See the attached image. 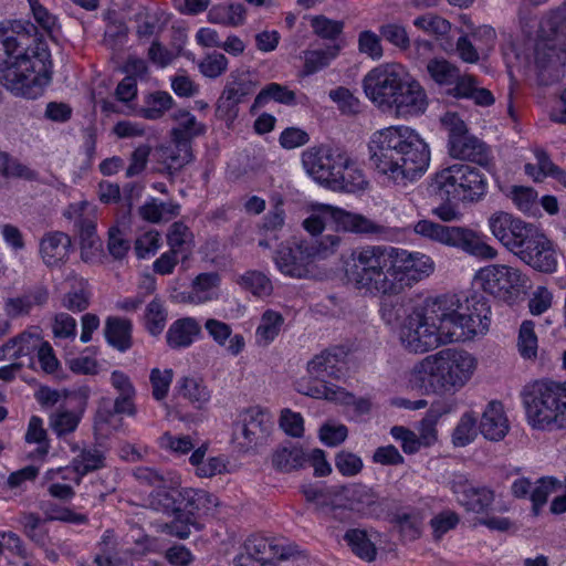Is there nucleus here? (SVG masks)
Returning a JSON list of instances; mask_svg holds the SVG:
<instances>
[{"label":"nucleus","mask_w":566,"mask_h":566,"mask_svg":"<svg viewBox=\"0 0 566 566\" xmlns=\"http://www.w3.org/2000/svg\"><path fill=\"white\" fill-rule=\"evenodd\" d=\"M490 324L491 306L483 297L473 296L464 302L455 296L440 297L406 308L398 323L397 336L406 352L422 355L484 335Z\"/></svg>","instance_id":"obj_1"},{"label":"nucleus","mask_w":566,"mask_h":566,"mask_svg":"<svg viewBox=\"0 0 566 566\" xmlns=\"http://www.w3.org/2000/svg\"><path fill=\"white\" fill-rule=\"evenodd\" d=\"M345 275L357 290L371 295H398L434 271L431 256L401 248L365 245L344 262Z\"/></svg>","instance_id":"obj_2"},{"label":"nucleus","mask_w":566,"mask_h":566,"mask_svg":"<svg viewBox=\"0 0 566 566\" xmlns=\"http://www.w3.org/2000/svg\"><path fill=\"white\" fill-rule=\"evenodd\" d=\"M51 53L35 28H0V84L13 96L36 99L51 81Z\"/></svg>","instance_id":"obj_3"},{"label":"nucleus","mask_w":566,"mask_h":566,"mask_svg":"<svg viewBox=\"0 0 566 566\" xmlns=\"http://www.w3.org/2000/svg\"><path fill=\"white\" fill-rule=\"evenodd\" d=\"M368 150L377 174L394 184L415 179L428 169L430 163L427 143L407 125L375 130L368 142Z\"/></svg>","instance_id":"obj_4"},{"label":"nucleus","mask_w":566,"mask_h":566,"mask_svg":"<svg viewBox=\"0 0 566 566\" xmlns=\"http://www.w3.org/2000/svg\"><path fill=\"white\" fill-rule=\"evenodd\" d=\"M478 368L473 353L448 347L417 360L407 373V384L427 396L455 395L472 381Z\"/></svg>","instance_id":"obj_5"},{"label":"nucleus","mask_w":566,"mask_h":566,"mask_svg":"<svg viewBox=\"0 0 566 566\" xmlns=\"http://www.w3.org/2000/svg\"><path fill=\"white\" fill-rule=\"evenodd\" d=\"M532 46L541 83L549 85L558 82L564 76L562 66L566 64V1L541 18Z\"/></svg>","instance_id":"obj_6"},{"label":"nucleus","mask_w":566,"mask_h":566,"mask_svg":"<svg viewBox=\"0 0 566 566\" xmlns=\"http://www.w3.org/2000/svg\"><path fill=\"white\" fill-rule=\"evenodd\" d=\"M527 423L536 430L566 428V381L535 382L523 392Z\"/></svg>","instance_id":"obj_7"},{"label":"nucleus","mask_w":566,"mask_h":566,"mask_svg":"<svg viewBox=\"0 0 566 566\" xmlns=\"http://www.w3.org/2000/svg\"><path fill=\"white\" fill-rule=\"evenodd\" d=\"M340 237L326 234L318 240H300L293 245L282 244L273 256L279 272L292 279H310L315 274V260L325 259L335 253Z\"/></svg>","instance_id":"obj_8"},{"label":"nucleus","mask_w":566,"mask_h":566,"mask_svg":"<svg viewBox=\"0 0 566 566\" xmlns=\"http://www.w3.org/2000/svg\"><path fill=\"white\" fill-rule=\"evenodd\" d=\"M427 72L434 84L453 98L471 99L482 107L491 106L495 102L493 94L481 87L475 76L462 73L455 64L446 59H431L427 63Z\"/></svg>","instance_id":"obj_9"},{"label":"nucleus","mask_w":566,"mask_h":566,"mask_svg":"<svg viewBox=\"0 0 566 566\" xmlns=\"http://www.w3.org/2000/svg\"><path fill=\"white\" fill-rule=\"evenodd\" d=\"M434 184L441 198L461 202L482 200L489 188L486 177L479 169L464 164L441 169L436 175Z\"/></svg>","instance_id":"obj_10"},{"label":"nucleus","mask_w":566,"mask_h":566,"mask_svg":"<svg viewBox=\"0 0 566 566\" xmlns=\"http://www.w3.org/2000/svg\"><path fill=\"white\" fill-rule=\"evenodd\" d=\"M528 276L518 268L509 264H488L473 275V286L495 300L513 303L528 287Z\"/></svg>","instance_id":"obj_11"},{"label":"nucleus","mask_w":566,"mask_h":566,"mask_svg":"<svg viewBox=\"0 0 566 566\" xmlns=\"http://www.w3.org/2000/svg\"><path fill=\"white\" fill-rule=\"evenodd\" d=\"M326 227H332L336 231L354 233L379 232V226L361 214L348 212L331 205L313 206L310 216L303 221V228L315 237L321 234Z\"/></svg>","instance_id":"obj_12"},{"label":"nucleus","mask_w":566,"mask_h":566,"mask_svg":"<svg viewBox=\"0 0 566 566\" xmlns=\"http://www.w3.org/2000/svg\"><path fill=\"white\" fill-rule=\"evenodd\" d=\"M441 125L448 132V147L451 157L473 161L480 166L490 165V149L479 138L470 135L465 123L457 113H446Z\"/></svg>","instance_id":"obj_13"},{"label":"nucleus","mask_w":566,"mask_h":566,"mask_svg":"<svg viewBox=\"0 0 566 566\" xmlns=\"http://www.w3.org/2000/svg\"><path fill=\"white\" fill-rule=\"evenodd\" d=\"M134 476L140 483L153 486L147 497V505L155 511L176 512L181 510L179 497L180 476L175 472L160 473L151 468L140 467L134 471Z\"/></svg>","instance_id":"obj_14"},{"label":"nucleus","mask_w":566,"mask_h":566,"mask_svg":"<svg viewBox=\"0 0 566 566\" xmlns=\"http://www.w3.org/2000/svg\"><path fill=\"white\" fill-rule=\"evenodd\" d=\"M408 74V70L399 63L378 65L364 77L365 94L376 106L386 111Z\"/></svg>","instance_id":"obj_15"},{"label":"nucleus","mask_w":566,"mask_h":566,"mask_svg":"<svg viewBox=\"0 0 566 566\" xmlns=\"http://www.w3.org/2000/svg\"><path fill=\"white\" fill-rule=\"evenodd\" d=\"M491 234L515 256L537 230V226L505 211H495L488 218Z\"/></svg>","instance_id":"obj_16"},{"label":"nucleus","mask_w":566,"mask_h":566,"mask_svg":"<svg viewBox=\"0 0 566 566\" xmlns=\"http://www.w3.org/2000/svg\"><path fill=\"white\" fill-rule=\"evenodd\" d=\"M272 427V417L266 410L251 407L239 415L233 428V439L241 450L248 451L265 443Z\"/></svg>","instance_id":"obj_17"},{"label":"nucleus","mask_w":566,"mask_h":566,"mask_svg":"<svg viewBox=\"0 0 566 566\" xmlns=\"http://www.w3.org/2000/svg\"><path fill=\"white\" fill-rule=\"evenodd\" d=\"M69 213L77 217L81 241V256L85 262H92L102 252V241L96 233L97 207L83 200L69 207Z\"/></svg>","instance_id":"obj_18"},{"label":"nucleus","mask_w":566,"mask_h":566,"mask_svg":"<svg viewBox=\"0 0 566 566\" xmlns=\"http://www.w3.org/2000/svg\"><path fill=\"white\" fill-rule=\"evenodd\" d=\"M343 149L328 145H318L306 148L302 155V166L306 174L315 181L328 186L339 164Z\"/></svg>","instance_id":"obj_19"},{"label":"nucleus","mask_w":566,"mask_h":566,"mask_svg":"<svg viewBox=\"0 0 566 566\" xmlns=\"http://www.w3.org/2000/svg\"><path fill=\"white\" fill-rule=\"evenodd\" d=\"M335 503L360 516L370 517L376 515L379 509V499L375 491L360 483L333 486L329 490Z\"/></svg>","instance_id":"obj_20"},{"label":"nucleus","mask_w":566,"mask_h":566,"mask_svg":"<svg viewBox=\"0 0 566 566\" xmlns=\"http://www.w3.org/2000/svg\"><path fill=\"white\" fill-rule=\"evenodd\" d=\"M516 256L526 265L543 273H554L558 266L555 244L539 228Z\"/></svg>","instance_id":"obj_21"},{"label":"nucleus","mask_w":566,"mask_h":566,"mask_svg":"<svg viewBox=\"0 0 566 566\" xmlns=\"http://www.w3.org/2000/svg\"><path fill=\"white\" fill-rule=\"evenodd\" d=\"M428 98L421 84L409 73L386 111L397 117L418 116L427 109Z\"/></svg>","instance_id":"obj_22"},{"label":"nucleus","mask_w":566,"mask_h":566,"mask_svg":"<svg viewBox=\"0 0 566 566\" xmlns=\"http://www.w3.org/2000/svg\"><path fill=\"white\" fill-rule=\"evenodd\" d=\"M255 91L254 82L247 75H231L217 106V113L228 125L238 116V105Z\"/></svg>","instance_id":"obj_23"},{"label":"nucleus","mask_w":566,"mask_h":566,"mask_svg":"<svg viewBox=\"0 0 566 566\" xmlns=\"http://www.w3.org/2000/svg\"><path fill=\"white\" fill-rule=\"evenodd\" d=\"M243 545L251 552L263 566H276L282 560H287L297 553L296 546L275 538L260 535H251Z\"/></svg>","instance_id":"obj_24"},{"label":"nucleus","mask_w":566,"mask_h":566,"mask_svg":"<svg viewBox=\"0 0 566 566\" xmlns=\"http://www.w3.org/2000/svg\"><path fill=\"white\" fill-rule=\"evenodd\" d=\"M449 247L481 260H494L499 254L497 250L489 244L485 234L464 227H452Z\"/></svg>","instance_id":"obj_25"},{"label":"nucleus","mask_w":566,"mask_h":566,"mask_svg":"<svg viewBox=\"0 0 566 566\" xmlns=\"http://www.w3.org/2000/svg\"><path fill=\"white\" fill-rule=\"evenodd\" d=\"M342 158L340 163L336 164V169L328 187L346 192L365 190L368 186V180L359 163L344 149Z\"/></svg>","instance_id":"obj_26"},{"label":"nucleus","mask_w":566,"mask_h":566,"mask_svg":"<svg viewBox=\"0 0 566 566\" xmlns=\"http://www.w3.org/2000/svg\"><path fill=\"white\" fill-rule=\"evenodd\" d=\"M300 392L315 399H325L345 406H353L357 415L368 413L371 408L369 399H357L350 392L331 382H319L306 387L301 385Z\"/></svg>","instance_id":"obj_27"},{"label":"nucleus","mask_w":566,"mask_h":566,"mask_svg":"<svg viewBox=\"0 0 566 566\" xmlns=\"http://www.w3.org/2000/svg\"><path fill=\"white\" fill-rule=\"evenodd\" d=\"M221 277L216 272L200 273L191 282L189 292H176L170 295L176 303L199 305L219 297Z\"/></svg>","instance_id":"obj_28"},{"label":"nucleus","mask_w":566,"mask_h":566,"mask_svg":"<svg viewBox=\"0 0 566 566\" xmlns=\"http://www.w3.org/2000/svg\"><path fill=\"white\" fill-rule=\"evenodd\" d=\"M43 342L39 328L30 327L0 346V361L19 360L22 357L32 359Z\"/></svg>","instance_id":"obj_29"},{"label":"nucleus","mask_w":566,"mask_h":566,"mask_svg":"<svg viewBox=\"0 0 566 566\" xmlns=\"http://www.w3.org/2000/svg\"><path fill=\"white\" fill-rule=\"evenodd\" d=\"M452 491L458 502L468 511L474 513L485 512L494 501V492L485 486L475 488L464 479L452 483Z\"/></svg>","instance_id":"obj_30"},{"label":"nucleus","mask_w":566,"mask_h":566,"mask_svg":"<svg viewBox=\"0 0 566 566\" xmlns=\"http://www.w3.org/2000/svg\"><path fill=\"white\" fill-rule=\"evenodd\" d=\"M179 497L181 499V509L193 520L214 515L220 504L214 494L201 489H182Z\"/></svg>","instance_id":"obj_31"},{"label":"nucleus","mask_w":566,"mask_h":566,"mask_svg":"<svg viewBox=\"0 0 566 566\" xmlns=\"http://www.w3.org/2000/svg\"><path fill=\"white\" fill-rule=\"evenodd\" d=\"M480 432L490 441H500L510 430L509 419L500 401H490L481 416Z\"/></svg>","instance_id":"obj_32"},{"label":"nucleus","mask_w":566,"mask_h":566,"mask_svg":"<svg viewBox=\"0 0 566 566\" xmlns=\"http://www.w3.org/2000/svg\"><path fill=\"white\" fill-rule=\"evenodd\" d=\"M49 298L48 290L36 286L21 295L8 297L4 301L3 311L10 318L29 315L34 308L43 306Z\"/></svg>","instance_id":"obj_33"},{"label":"nucleus","mask_w":566,"mask_h":566,"mask_svg":"<svg viewBox=\"0 0 566 566\" xmlns=\"http://www.w3.org/2000/svg\"><path fill=\"white\" fill-rule=\"evenodd\" d=\"M157 159L168 171H178L192 160L191 143L171 137L157 149Z\"/></svg>","instance_id":"obj_34"},{"label":"nucleus","mask_w":566,"mask_h":566,"mask_svg":"<svg viewBox=\"0 0 566 566\" xmlns=\"http://www.w3.org/2000/svg\"><path fill=\"white\" fill-rule=\"evenodd\" d=\"M339 361L340 359L338 354L331 350H325L316 355L307 364V373L310 377L314 379V381L301 380L297 384V390L300 391L301 385H303V387L314 386L319 382H326L324 380L325 377H338Z\"/></svg>","instance_id":"obj_35"},{"label":"nucleus","mask_w":566,"mask_h":566,"mask_svg":"<svg viewBox=\"0 0 566 566\" xmlns=\"http://www.w3.org/2000/svg\"><path fill=\"white\" fill-rule=\"evenodd\" d=\"M71 239L63 232H51L40 242V254L49 266H55L64 262L70 253Z\"/></svg>","instance_id":"obj_36"},{"label":"nucleus","mask_w":566,"mask_h":566,"mask_svg":"<svg viewBox=\"0 0 566 566\" xmlns=\"http://www.w3.org/2000/svg\"><path fill=\"white\" fill-rule=\"evenodd\" d=\"M205 328L209 336L219 346H227V352L232 356L241 354L245 347L244 337L241 334L232 335V328L229 324L216 319L209 318L205 323Z\"/></svg>","instance_id":"obj_37"},{"label":"nucleus","mask_w":566,"mask_h":566,"mask_svg":"<svg viewBox=\"0 0 566 566\" xmlns=\"http://www.w3.org/2000/svg\"><path fill=\"white\" fill-rule=\"evenodd\" d=\"M201 326L193 317H182L175 321L168 328L166 338L170 348L189 347L199 337Z\"/></svg>","instance_id":"obj_38"},{"label":"nucleus","mask_w":566,"mask_h":566,"mask_svg":"<svg viewBox=\"0 0 566 566\" xmlns=\"http://www.w3.org/2000/svg\"><path fill=\"white\" fill-rule=\"evenodd\" d=\"M177 395L189 401L195 408L202 409L211 398L205 381L195 376L180 377L175 386Z\"/></svg>","instance_id":"obj_39"},{"label":"nucleus","mask_w":566,"mask_h":566,"mask_svg":"<svg viewBox=\"0 0 566 566\" xmlns=\"http://www.w3.org/2000/svg\"><path fill=\"white\" fill-rule=\"evenodd\" d=\"M207 450V444H201L193 450L189 458L190 464L195 468L196 475L199 478H212L226 472V458L223 455L206 458Z\"/></svg>","instance_id":"obj_40"},{"label":"nucleus","mask_w":566,"mask_h":566,"mask_svg":"<svg viewBox=\"0 0 566 566\" xmlns=\"http://www.w3.org/2000/svg\"><path fill=\"white\" fill-rule=\"evenodd\" d=\"M133 325L129 319L108 317L105 323V338L107 343L124 353L132 347Z\"/></svg>","instance_id":"obj_41"},{"label":"nucleus","mask_w":566,"mask_h":566,"mask_svg":"<svg viewBox=\"0 0 566 566\" xmlns=\"http://www.w3.org/2000/svg\"><path fill=\"white\" fill-rule=\"evenodd\" d=\"M247 10L241 3L217 4L208 12V21L224 27H239L245 22Z\"/></svg>","instance_id":"obj_42"},{"label":"nucleus","mask_w":566,"mask_h":566,"mask_svg":"<svg viewBox=\"0 0 566 566\" xmlns=\"http://www.w3.org/2000/svg\"><path fill=\"white\" fill-rule=\"evenodd\" d=\"M270 101H274L286 106H294L296 105V94L287 86L279 83H270L258 93L251 111L265 106Z\"/></svg>","instance_id":"obj_43"},{"label":"nucleus","mask_w":566,"mask_h":566,"mask_svg":"<svg viewBox=\"0 0 566 566\" xmlns=\"http://www.w3.org/2000/svg\"><path fill=\"white\" fill-rule=\"evenodd\" d=\"M25 442L35 444L34 450L30 451L28 457L33 460H41L46 457L50 450L46 430L43 427V420L38 417H31L25 432Z\"/></svg>","instance_id":"obj_44"},{"label":"nucleus","mask_w":566,"mask_h":566,"mask_svg":"<svg viewBox=\"0 0 566 566\" xmlns=\"http://www.w3.org/2000/svg\"><path fill=\"white\" fill-rule=\"evenodd\" d=\"M339 53L338 45H329L325 49L306 50L303 52V76L313 75L327 67Z\"/></svg>","instance_id":"obj_45"},{"label":"nucleus","mask_w":566,"mask_h":566,"mask_svg":"<svg viewBox=\"0 0 566 566\" xmlns=\"http://www.w3.org/2000/svg\"><path fill=\"white\" fill-rule=\"evenodd\" d=\"M284 324V317L281 313L266 310L260 319V324L255 331V342L258 345L268 346L280 334Z\"/></svg>","instance_id":"obj_46"},{"label":"nucleus","mask_w":566,"mask_h":566,"mask_svg":"<svg viewBox=\"0 0 566 566\" xmlns=\"http://www.w3.org/2000/svg\"><path fill=\"white\" fill-rule=\"evenodd\" d=\"M307 463L306 452L300 447H283L272 454L273 467L282 472H291Z\"/></svg>","instance_id":"obj_47"},{"label":"nucleus","mask_w":566,"mask_h":566,"mask_svg":"<svg viewBox=\"0 0 566 566\" xmlns=\"http://www.w3.org/2000/svg\"><path fill=\"white\" fill-rule=\"evenodd\" d=\"M167 244L169 250L182 254L187 259L193 248V234L182 222H175L167 232Z\"/></svg>","instance_id":"obj_48"},{"label":"nucleus","mask_w":566,"mask_h":566,"mask_svg":"<svg viewBox=\"0 0 566 566\" xmlns=\"http://www.w3.org/2000/svg\"><path fill=\"white\" fill-rule=\"evenodd\" d=\"M480 431L478 427V416L474 411H465L461 415L452 432V443L454 447L463 448L472 443Z\"/></svg>","instance_id":"obj_49"},{"label":"nucleus","mask_w":566,"mask_h":566,"mask_svg":"<svg viewBox=\"0 0 566 566\" xmlns=\"http://www.w3.org/2000/svg\"><path fill=\"white\" fill-rule=\"evenodd\" d=\"M177 126L171 129V137L191 143V139L206 133V125L198 122L196 116L187 111H180L175 115Z\"/></svg>","instance_id":"obj_50"},{"label":"nucleus","mask_w":566,"mask_h":566,"mask_svg":"<svg viewBox=\"0 0 566 566\" xmlns=\"http://www.w3.org/2000/svg\"><path fill=\"white\" fill-rule=\"evenodd\" d=\"M237 283L245 291L258 297L270 296L273 292V284L270 277L256 270H250L238 276Z\"/></svg>","instance_id":"obj_51"},{"label":"nucleus","mask_w":566,"mask_h":566,"mask_svg":"<svg viewBox=\"0 0 566 566\" xmlns=\"http://www.w3.org/2000/svg\"><path fill=\"white\" fill-rule=\"evenodd\" d=\"M344 539L355 555L367 562L375 559L377 549L365 530L352 528L345 533Z\"/></svg>","instance_id":"obj_52"},{"label":"nucleus","mask_w":566,"mask_h":566,"mask_svg":"<svg viewBox=\"0 0 566 566\" xmlns=\"http://www.w3.org/2000/svg\"><path fill=\"white\" fill-rule=\"evenodd\" d=\"M172 102L169 93L156 92L149 94L145 98V105L138 109L134 108L133 113L146 119H158L171 107Z\"/></svg>","instance_id":"obj_53"},{"label":"nucleus","mask_w":566,"mask_h":566,"mask_svg":"<svg viewBox=\"0 0 566 566\" xmlns=\"http://www.w3.org/2000/svg\"><path fill=\"white\" fill-rule=\"evenodd\" d=\"M532 321H524L518 329L517 350L525 360H535L538 352V339Z\"/></svg>","instance_id":"obj_54"},{"label":"nucleus","mask_w":566,"mask_h":566,"mask_svg":"<svg viewBox=\"0 0 566 566\" xmlns=\"http://www.w3.org/2000/svg\"><path fill=\"white\" fill-rule=\"evenodd\" d=\"M73 465L81 473L82 476L85 474L99 470L106 465L105 453L95 448H84L81 452L72 460Z\"/></svg>","instance_id":"obj_55"},{"label":"nucleus","mask_w":566,"mask_h":566,"mask_svg":"<svg viewBox=\"0 0 566 566\" xmlns=\"http://www.w3.org/2000/svg\"><path fill=\"white\" fill-rule=\"evenodd\" d=\"M284 224L285 210L283 208V201L279 199L271 206V209L263 217L258 228L264 235H270L272 239L277 240V233L283 229Z\"/></svg>","instance_id":"obj_56"},{"label":"nucleus","mask_w":566,"mask_h":566,"mask_svg":"<svg viewBox=\"0 0 566 566\" xmlns=\"http://www.w3.org/2000/svg\"><path fill=\"white\" fill-rule=\"evenodd\" d=\"M145 328L154 336L161 334L167 322V311L163 301L154 298L150 301L143 317Z\"/></svg>","instance_id":"obj_57"},{"label":"nucleus","mask_w":566,"mask_h":566,"mask_svg":"<svg viewBox=\"0 0 566 566\" xmlns=\"http://www.w3.org/2000/svg\"><path fill=\"white\" fill-rule=\"evenodd\" d=\"M178 211V205L161 202L155 198L145 202L139 210L142 218L153 223H158L164 219H170L177 216Z\"/></svg>","instance_id":"obj_58"},{"label":"nucleus","mask_w":566,"mask_h":566,"mask_svg":"<svg viewBox=\"0 0 566 566\" xmlns=\"http://www.w3.org/2000/svg\"><path fill=\"white\" fill-rule=\"evenodd\" d=\"M562 488V482L552 476L537 480L531 492L534 514L538 515L541 507L546 503L549 494Z\"/></svg>","instance_id":"obj_59"},{"label":"nucleus","mask_w":566,"mask_h":566,"mask_svg":"<svg viewBox=\"0 0 566 566\" xmlns=\"http://www.w3.org/2000/svg\"><path fill=\"white\" fill-rule=\"evenodd\" d=\"M452 227L442 226L431 220H419L413 226L416 234L441 244L449 245Z\"/></svg>","instance_id":"obj_60"},{"label":"nucleus","mask_w":566,"mask_h":566,"mask_svg":"<svg viewBox=\"0 0 566 566\" xmlns=\"http://www.w3.org/2000/svg\"><path fill=\"white\" fill-rule=\"evenodd\" d=\"M197 65L202 76L207 78H217L227 72L229 60L222 53L211 52L206 54Z\"/></svg>","instance_id":"obj_61"},{"label":"nucleus","mask_w":566,"mask_h":566,"mask_svg":"<svg viewBox=\"0 0 566 566\" xmlns=\"http://www.w3.org/2000/svg\"><path fill=\"white\" fill-rule=\"evenodd\" d=\"M510 197L521 212L528 216H535L537 213V192L533 188L514 186Z\"/></svg>","instance_id":"obj_62"},{"label":"nucleus","mask_w":566,"mask_h":566,"mask_svg":"<svg viewBox=\"0 0 566 566\" xmlns=\"http://www.w3.org/2000/svg\"><path fill=\"white\" fill-rule=\"evenodd\" d=\"M81 415L74 411L57 409L50 416V426L57 437L69 434L77 428Z\"/></svg>","instance_id":"obj_63"},{"label":"nucleus","mask_w":566,"mask_h":566,"mask_svg":"<svg viewBox=\"0 0 566 566\" xmlns=\"http://www.w3.org/2000/svg\"><path fill=\"white\" fill-rule=\"evenodd\" d=\"M413 25L427 34L437 38L447 35L451 30V23L434 13H426L413 20Z\"/></svg>","instance_id":"obj_64"}]
</instances>
